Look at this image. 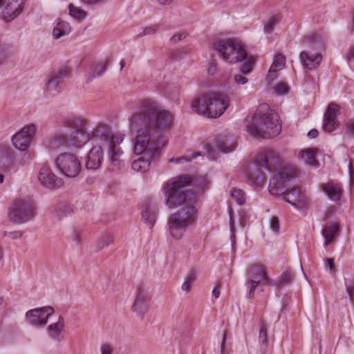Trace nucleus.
Listing matches in <instances>:
<instances>
[{"label":"nucleus","instance_id":"1","mask_svg":"<svg viewBox=\"0 0 354 354\" xmlns=\"http://www.w3.org/2000/svg\"><path fill=\"white\" fill-rule=\"evenodd\" d=\"M173 120L171 113L156 102L151 99L138 101L129 118L130 128L136 129L132 139L133 151L140 156L132 162L133 170L145 173L149 169L152 160L158 157L167 145L165 131L171 127Z\"/></svg>","mask_w":354,"mask_h":354},{"label":"nucleus","instance_id":"2","mask_svg":"<svg viewBox=\"0 0 354 354\" xmlns=\"http://www.w3.org/2000/svg\"><path fill=\"white\" fill-rule=\"evenodd\" d=\"M245 126L246 131L256 138H272L281 130L278 114L267 109V105L261 106L252 117H248Z\"/></svg>","mask_w":354,"mask_h":354},{"label":"nucleus","instance_id":"3","mask_svg":"<svg viewBox=\"0 0 354 354\" xmlns=\"http://www.w3.org/2000/svg\"><path fill=\"white\" fill-rule=\"evenodd\" d=\"M90 135L95 144H100L107 148L113 166L118 169L124 167V162L122 159L123 152L120 147L124 140V134H113L109 125L100 123L90 131Z\"/></svg>","mask_w":354,"mask_h":354},{"label":"nucleus","instance_id":"4","mask_svg":"<svg viewBox=\"0 0 354 354\" xmlns=\"http://www.w3.org/2000/svg\"><path fill=\"white\" fill-rule=\"evenodd\" d=\"M207 183L205 177L198 179H191L185 176H178L171 178L165 183L162 190L165 194V204L169 208L180 207L187 203V196L185 187L189 185H198L201 189H204Z\"/></svg>","mask_w":354,"mask_h":354},{"label":"nucleus","instance_id":"5","mask_svg":"<svg viewBox=\"0 0 354 354\" xmlns=\"http://www.w3.org/2000/svg\"><path fill=\"white\" fill-rule=\"evenodd\" d=\"M229 97L224 93L207 92L194 99L192 110L203 116L211 118L220 117L229 106Z\"/></svg>","mask_w":354,"mask_h":354},{"label":"nucleus","instance_id":"6","mask_svg":"<svg viewBox=\"0 0 354 354\" xmlns=\"http://www.w3.org/2000/svg\"><path fill=\"white\" fill-rule=\"evenodd\" d=\"M197 220V209L192 204H184L171 214L168 218L171 236L176 240L182 239L188 229L195 225Z\"/></svg>","mask_w":354,"mask_h":354},{"label":"nucleus","instance_id":"7","mask_svg":"<svg viewBox=\"0 0 354 354\" xmlns=\"http://www.w3.org/2000/svg\"><path fill=\"white\" fill-rule=\"evenodd\" d=\"M213 48L225 62L234 64L242 62L247 51L241 42L234 38L219 39L213 43Z\"/></svg>","mask_w":354,"mask_h":354},{"label":"nucleus","instance_id":"8","mask_svg":"<svg viewBox=\"0 0 354 354\" xmlns=\"http://www.w3.org/2000/svg\"><path fill=\"white\" fill-rule=\"evenodd\" d=\"M302 45L307 49L300 53L299 59L304 68L308 70H315L319 67L322 60L320 53H313L322 46V41L319 35L310 33L304 37Z\"/></svg>","mask_w":354,"mask_h":354},{"label":"nucleus","instance_id":"9","mask_svg":"<svg viewBox=\"0 0 354 354\" xmlns=\"http://www.w3.org/2000/svg\"><path fill=\"white\" fill-rule=\"evenodd\" d=\"M277 286L275 281L270 279L266 271V268L260 263L252 264L246 272V286L248 289V298H253L257 287L259 284Z\"/></svg>","mask_w":354,"mask_h":354},{"label":"nucleus","instance_id":"10","mask_svg":"<svg viewBox=\"0 0 354 354\" xmlns=\"http://www.w3.org/2000/svg\"><path fill=\"white\" fill-rule=\"evenodd\" d=\"M36 214V207L30 198L16 201L10 209L9 217L16 223H24L32 219Z\"/></svg>","mask_w":354,"mask_h":354},{"label":"nucleus","instance_id":"11","mask_svg":"<svg viewBox=\"0 0 354 354\" xmlns=\"http://www.w3.org/2000/svg\"><path fill=\"white\" fill-rule=\"evenodd\" d=\"M55 165L60 174L68 178H75L81 171L80 160L73 153H60L55 160Z\"/></svg>","mask_w":354,"mask_h":354},{"label":"nucleus","instance_id":"12","mask_svg":"<svg viewBox=\"0 0 354 354\" xmlns=\"http://www.w3.org/2000/svg\"><path fill=\"white\" fill-rule=\"evenodd\" d=\"M296 176L294 168L285 169L275 174L270 179L269 192L272 195L281 196L290 187Z\"/></svg>","mask_w":354,"mask_h":354},{"label":"nucleus","instance_id":"13","mask_svg":"<svg viewBox=\"0 0 354 354\" xmlns=\"http://www.w3.org/2000/svg\"><path fill=\"white\" fill-rule=\"evenodd\" d=\"M152 295L149 288L139 286L137 287L134 300L131 305V310L137 315V317L143 319L149 310L150 302Z\"/></svg>","mask_w":354,"mask_h":354},{"label":"nucleus","instance_id":"14","mask_svg":"<svg viewBox=\"0 0 354 354\" xmlns=\"http://www.w3.org/2000/svg\"><path fill=\"white\" fill-rule=\"evenodd\" d=\"M37 127L33 123L24 126L20 131L12 137V142L15 147L21 151L26 150L36 134Z\"/></svg>","mask_w":354,"mask_h":354},{"label":"nucleus","instance_id":"15","mask_svg":"<svg viewBox=\"0 0 354 354\" xmlns=\"http://www.w3.org/2000/svg\"><path fill=\"white\" fill-rule=\"evenodd\" d=\"M39 183L48 189H57L62 186L64 181L57 177L47 164H43L40 167L38 175Z\"/></svg>","mask_w":354,"mask_h":354},{"label":"nucleus","instance_id":"16","mask_svg":"<svg viewBox=\"0 0 354 354\" xmlns=\"http://www.w3.org/2000/svg\"><path fill=\"white\" fill-rule=\"evenodd\" d=\"M281 196L285 201L298 209L306 207L308 204V198L297 187H289Z\"/></svg>","mask_w":354,"mask_h":354},{"label":"nucleus","instance_id":"17","mask_svg":"<svg viewBox=\"0 0 354 354\" xmlns=\"http://www.w3.org/2000/svg\"><path fill=\"white\" fill-rule=\"evenodd\" d=\"M54 313V309L51 306H45L28 311L26 317L28 322L35 326H44L48 317Z\"/></svg>","mask_w":354,"mask_h":354},{"label":"nucleus","instance_id":"18","mask_svg":"<svg viewBox=\"0 0 354 354\" xmlns=\"http://www.w3.org/2000/svg\"><path fill=\"white\" fill-rule=\"evenodd\" d=\"M255 162L258 165L269 171L274 170L281 164L279 156L272 150H268L259 153L255 159Z\"/></svg>","mask_w":354,"mask_h":354},{"label":"nucleus","instance_id":"19","mask_svg":"<svg viewBox=\"0 0 354 354\" xmlns=\"http://www.w3.org/2000/svg\"><path fill=\"white\" fill-rule=\"evenodd\" d=\"M260 165L255 163H248L244 168V172L249 183L254 187L260 188L263 186L266 176L260 169Z\"/></svg>","mask_w":354,"mask_h":354},{"label":"nucleus","instance_id":"20","mask_svg":"<svg viewBox=\"0 0 354 354\" xmlns=\"http://www.w3.org/2000/svg\"><path fill=\"white\" fill-rule=\"evenodd\" d=\"M105 148L100 144H94L86 157V168L91 170L97 169L103 160Z\"/></svg>","mask_w":354,"mask_h":354},{"label":"nucleus","instance_id":"21","mask_svg":"<svg viewBox=\"0 0 354 354\" xmlns=\"http://www.w3.org/2000/svg\"><path fill=\"white\" fill-rule=\"evenodd\" d=\"M339 113V106L334 103L328 104L324 117L323 129L326 132L333 131L338 126L337 116Z\"/></svg>","mask_w":354,"mask_h":354},{"label":"nucleus","instance_id":"22","mask_svg":"<svg viewBox=\"0 0 354 354\" xmlns=\"http://www.w3.org/2000/svg\"><path fill=\"white\" fill-rule=\"evenodd\" d=\"M88 122L84 124L82 128L72 131L70 133V145L74 147L80 148L89 140H91L90 131L88 129Z\"/></svg>","mask_w":354,"mask_h":354},{"label":"nucleus","instance_id":"23","mask_svg":"<svg viewBox=\"0 0 354 354\" xmlns=\"http://www.w3.org/2000/svg\"><path fill=\"white\" fill-rule=\"evenodd\" d=\"M26 0H12L3 11V19L8 22L17 17L24 10Z\"/></svg>","mask_w":354,"mask_h":354},{"label":"nucleus","instance_id":"24","mask_svg":"<svg viewBox=\"0 0 354 354\" xmlns=\"http://www.w3.org/2000/svg\"><path fill=\"white\" fill-rule=\"evenodd\" d=\"M48 337L55 342H62L65 337V323L64 317L59 316L57 322L50 324L47 328Z\"/></svg>","mask_w":354,"mask_h":354},{"label":"nucleus","instance_id":"25","mask_svg":"<svg viewBox=\"0 0 354 354\" xmlns=\"http://www.w3.org/2000/svg\"><path fill=\"white\" fill-rule=\"evenodd\" d=\"M70 144V135L58 131L46 142V147L50 150H57Z\"/></svg>","mask_w":354,"mask_h":354},{"label":"nucleus","instance_id":"26","mask_svg":"<svg viewBox=\"0 0 354 354\" xmlns=\"http://www.w3.org/2000/svg\"><path fill=\"white\" fill-rule=\"evenodd\" d=\"M88 120L84 118L77 115H68L63 117L60 121L62 127L74 131L77 128H82Z\"/></svg>","mask_w":354,"mask_h":354},{"label":"nucleus","instance_id":"27","mask_svg":"<svg viewBox=\"0 0 354 354\" xmlns=\"http://www.w3.org/2000/svg\"><path fill=\"white\" fill-rule=\"evenodd\" d=\"M142 218L151 228L156 223L157 209L150 201H145L142 205Z\"/></svg>","mask_w":354,"mask_h":354},{"label":"nucleus","instance_id":"28","mask_svg":"<svg viewBox=\"0 0 354 354\" xmlns=\"http://www.w3.org/2000/svg\"><path fill=\"white\" fill-rule=\"evenodd\" d=\"M339 230V225L335 223H328L325 225L322 230V234L325 239V245H328L334 241Z\"/></svg>","mask_w":354,"mask_h":354},{"label":"nucleus","instance_id":"29","mask_svg":"<svg viewBox=\"0 0 354 354\" xmlns=\"http://www.w3.org/2000/svg\"><path fill=\"white\" fill-rule=\"evenodd\" d=\"M321 187L330 200L336 202L340 199L342 189L338 184L331 181L322 184Z\"/></svg>","mask_w":354,"mask_h":354},{"label":"nucleus","instance_id":"30","mask_svg":"<svg viewBox=\"0 0 354 354\" xmlns=\"http://www.w3.org/2000/svg\"><path fill=\"white\" fill-rule=\"evenodd\" d=\"M285 57L281 54L275 55L273 62L269 69L267 80L272 82L277 77V72L281 71L285 66Z\"/></svg>","mask_w":354,"mask_h":354},{"label":"nucleus","instance_id":"31","mask_svg":"<svg viewBox=\"0 0 354 354\" xmlns=\"http://www.w3.org/2000/svg\"><path fill=\"white\" fill-rule=\"evenodd\" d=\"M71 31V27L68 22L62 19L56 21L53 29V37L55 39H59L68 35Z\"/></svg>","mask_w":354,"mask_h":354},{"label":"nucleus","instance_id":"32","mask_svg":"<svg viewBox=\"0 0 354 354\" xmlns=\"http://www.w3.org/2000/svg\"><path fill=\"white\" fill-rule=\"evenodd\" d=\"M109 63L107 61L93 64L91 66L89 71L86 73V79L88 82L92 81L96 77L102 75L106 71Z\"/></svg>","mask_w":354,"mask_h":354},{"label":"nucleus","instance_id":"33","mask_svg":"<svg viewBox=\"0 0 354 354\" xmlns=\"http://www.w3.org/2000/svg\"><path fill=\"white\" fill-rule=\"evenodd\" d=\"M317 149L314 148H308L300 151L299 153V158L306 165L310 166H317L318 162L315 158Z\"/></svg>","mask_w":354,"mask_h":354},{"label":"nucleus","instance_id":"34","mask_svg":"<svg viewBox=\"0 0 354 354\" xmlns=\"http://www.w3.org/2000/svg\"><path fill=\"white\" fill-rule=\"evenodd\" d=\"M215 147L222 153H229L234 150L235 143L231 138L226 137L216 139L215 141Z\"/></svg>","mask_w":354,"mask_h":354},{"label":"nucleus","instance_id":"35","mask_svg":"<svg viewBox=\"0 0 354 354\" xmlns=\"http://www.w3.org/2000/svg\"><path fill=\"white\" fill-rule=\"evenodd\" d=\"M62 85L60 82L48 75L45 82L44 91L55 95L60 92Z\"/></svg>","mask_w":354,"mask_h":354},{"label":"nucleus","instance_id":"36","mask_svg":"<svg viewBox=\"0 0 354 354\" xmlns=\"http://www.w3.org/2000/svg\"><path fill=\"white\" fill-rule=\"evenodd\" d=\"M49 75L63 84L64 80L70 77L71 69L68 66H63L53 71Z\"/></svg>","mask_w":354,"mask_h":354},{"label":"nucleus","instance_id":"37","mask_svg":"<svg viewBox=\"0 0 354 354\" xmlns=\"http://www.w3.org/2000/svg\"><path fill=\"white\" fill-rule=\"evenodd\" d=\"M259 342L261 345V352L265 353L268 345V329L266 324L261 322L259 326Z\"/></svg>","mask_w":354,"mask_h":354},{"label":"nucleus","instance_id":"38","mask_svg":"<svg viewBox=\"0 0 354 354\" xmlns=\"http://www.w3.org/2000/svg\"><path fill=\"white\" fill-rule=\"evenodd\" d=\"M196 279V274L195 271H190L186 276L184 282L182 284V290L186 292H189L192 286L194 284Z\"/></svg>","mask_w":354,"mask_h":354},{"label":"nucleus","instance_id":"39","mask_svg":"<svg viewBox=\"0 0 354 354\" xmlns=\"http://www.w3.org/2000/svg\"><path fill=\"white\" fill-rule=\"evenodd\" d=\"M243 61H244V63L240 66L239 71L243 75H248L252 71L254 62V58L252 57H248L247 55L246 58Z\"/></svg>","mask_w":354,"mask_h":354},{"label":"nucleus","instance_id":"40","mask_svg":"<svg viewBox=\"0 0 354 354\" xmlns=\"http://www.w3.org/2000/svg\"><path fill=\"white\" fill-rule=\"evenodd\" d=\"M114 239L113 236L109 233H106L102 235L98 241L97 248V250H101L105 247L109 246L113 243Z\"/></svg>","mask_w":354,"mask_h":354},{"label":"nucleus","instance_id":"41","mask_svg":"<svg viewBox=\"0 0 354 354\" xmlns=\"http://www.w3.org/2000/svg\"><path fill=\"white\" fill-rule=\"evenodd\" d=\"M69 8V15L75 18V19L82 20L86 16V13L83 10H81L77 7H75L73 4H70L68 6Z\"/></svg>","mask_w":354,"mask_h":354},{"label":"nucleus","instance_id":"42","mask_svg":"<svg viewBox=\"0 0 354 354\" xmlns=\"http://www.w3.org/2000/svg\"><path fill=\"white\" fill-rule=\"evenodd\" d=\"M200 152H194L188 156H183L179 158H172L169 160V162H174L176 164H180L183 162H190L192 160L196 158L198 156H201Z\"/></svg>","mask_w":354,"mask_h":354},{"label":"nucleus","instance_id":"43","mask_svg":"<svg viewBox=\"0 0 354 354\" xmlns=\"http://www.w3.org/2000/svg\"><path fill=\"white\" fill-rule=\"evenodd\" d=\"M280 17L279 16H272L269 18L264 26V32L266 34H270L274 30L275 26L279 22Z\"/></svg>","mask_w":354,"mask_h":354},{"label":"nucleus","instance_id":"44","mask_svg":"<svg viewBox=\"0 0 354 354\" xmlns=\"http://www.w3.org/2000/svg\"><path fill=\"white\" fill-rule=\"evenodd\" d=\"M231 196L236 201L237 204L241 205L245 203V196L243 190L239 189H234L231 192Z\"/></svg>","mask_w":354,"mask_h":354},{"label":"nucleus","instance_id":"45","mask_svg":"<svg viewBox=\"0 0 354 354\" xmlns=\"http://www.w3.org/2000/svg\"><path fill=\"white\" fill-rule=\"evenodd\" d=\"M344 136V138L350 136L354 137V118L346 122Z\"/></svg>","mask_w":354,"mask_h":354},{"label":"nucleus","instance_id":"46","mask_svg":"<svg viewBox=\"0 0 354 354\" xmlns=\"http://www.w3.org/2000/svg\"><path fill=\"white\" fill-rule=\"evenodd\" d=\"M345 286L346 292L348 295L349 299L351 301H353V294H354V279H345Z\"/></svg>","mask_w":354,"mask_h":354},{"label":"nucleus","instance_id":"47","mask_svg":"<svg viewBox=\"0 0 354 354\" xmlns=\"http://www.w3.org/2000/svg\"><path fill=\"white\" fill-rule=\"evenodd\" d=\"M274 92L277 95H286L288 93V86L284 83H279L274 88Z\"/></svg>","mask_w":354,"mask_h":354},{"label":"nucleus","instance_id":"48","mask_svg":"<svg viewBox=\"0 0 354 354\" xmlns=\"http://www.w3.org/2000/svg\"><path fill=\"white\" fill-rule=\"evenodd\" d=\"M270 228L274 233H278L280 229L279 218L273 216L270 219Z\"/></svg>","mask_w":354,"mask_h":354},{"label":"nucleus","instance_id":"49","mask_svg":"<svg viewBox=\"0 0 354 354\" xmlns=\"http://www.w3.org/2000/svg\"><path fill=\"white\" fill-rule=\"evenodd\" d=\"M292 278H293V275H292V272H290L289 271L284 272L281 274V276L279 279V283L280 284L288 283L292 281Z\"/></svg>","mask_w":354,"mask_h":354},{"label":"nucleus","instance_id":"50","mask_svg":"<svg viewBox=\"0 0 354 354\" xmlns=\"http://www.w3.org/2000/svg\"><path fill=\"white\" fill-rule=\"evenodd\" d=\"M71 239L76 245L80 246L82 243V234L78 230H74L71 234Z\"/></svg>","mask_w":354,"mask_h":354},{"label":"nucleus","instance_id":"51","mask_svg":"<svg viewBox=\"0 0 354 354\" xmlns=\"http://www.w3.org/2000/svg\"><path fill=\"white\" fill-rule=\"evenodd\" d=\"M4 236H8L10 239L15 240L17 239H20L23 236L22 231H13V232H4Z\"/></svg>","mask_w":354,"mask_h":354},{"label":"nucleus","instance_id":"52","mask_svg":"<svg viewBox=\"0 0 354 354\" xmlns=\"http://www.w3.org/2000/svg\"><path fill=\"white\" fill-rule=\"evenodd\" d=\"M157 31V28L154 26L145 27L143 28L142 32H140L138 36L142 37L147 35H153Z\"/></svg>","mask_w":354,"mask_h":354},{"label":"nucleus","instance_id":"53","mask_svg":"<svg viewBox=\"0 0 354 354\" xmlns=\"http://www.w3.org/2000/svg\"><path fill=\"white\" fill-rule=\"evenodd\" d=\"M234 82L237 84H245L248 82V78L241 74H235L233 77Z\"/></svg>","mask_w":354,"mask_h":354},{"label":"nucleus","instance_id":"54","mask_svg":"<svg viewBox=\"0 0 354 354\" xmlns=\"http://www.w3.org/2000/svg\"><path fill=\"white\" fill-rule=\"evenodd\" d=\"M113 348L111 345L104 343L100 346L101 354H113Z\"/></svg>","mask_w":354,"mask_h":354},{"label":"nucleus","instance_id":"55","mask_svg":"<svg viewBox=\"0 0 354 354\" xmlns=\"http://www.w3.org/2000/svg\"><path fill=\"white\" fill-rule=\"evenodd\" d=\"M230 232H231L230 239H231L232 244L233 246L235 243V234H234L235 227H234V221L231 216L230 218Z\"/></svg>","mask_w":354,"mask_h":354},{"label":"nucleus","instance_id":"56","mask_svg":"<svg viewBox=\"0 0 354 354\" xmlns=\"http://www.w3.org/2000/svg\"><path fill=\"white\" fill-rule=\"evenodd\" d=\"M187 37V35L185 33H178L174 35L171 38V41L174 44L177 43L178 41L182 40L183 39H185Z\"/></svg>","mask_w":354,"mask_h":354},{"label":"nucleus","instance_id":"57","mask_svg":"<svg viewBox=\"0 0 354 354\" xmlns=\"http://www.w3.org/2000/svg\"><path fill=\"white\" fill-rule=\"evenodd\" d=\"M217 71L216 64L214 62H212L209 64L207 68V73L209 75H214Z\"/></svg>","mask_w":354,"mask_h":354},{"label":"nucleus","instance_id":"58","mask_svg":"<svg viewBox=\"0 0 354 354\" xmlns=\"http://www.w3.org/2000/svg\"><path fill=\"white\" fill-rule=\"evenodd\" d=\"M207 150L208 153V157L211 160L216 159V151L212 148L210 145H207Z\"/></svg>","mask_w":354,"mask_h":354},{"label":"nucleus","instance_id":"59","mask_svg":"<svg viewBox=\"0 0 354 354\" xmlns=\"http://www.w3.org/2000/svg\"><path fill=\"white\" fill-rule=\"evenodd\" d=\"M318 136V131L315 129H311L308 133V136L310 138H316L317 136Z\"/></svg>","mask_w":354,"mask_h":354},{"label":"nucleus","instance_id":"60","mask_svg":"<svg viewBox=\"0 0 354 354\" xmlns=\"http://www.w3.org/2000/svg\"><path fill=\"white\" fill-rule=\"evenodd\" d=\"M225 340H226V334H225V333H224L223 335L221 345V354H224Z\"/></svg>","mask_w":354,"mask_h":354},{"label":"nucleus","instance_id":"61","mask_svg":"<svg viewBox=\"0 0 354 354\" xmlns=\"http://www.w3.org/2000/svg\"><path fill=\"white\" fill-rule=\"evenodd\" d=\"M348 62L351 63L352 62H354V48L351 49L348 57H347Z\"/></svg>","mask_w":354,"mask_h":354},{"label":"nucleus","instance_id":"62","mask_svg":"<svg viewBox=\"0 0 354 354\" xmlns=\"http://www.w3.org/2000/svg\"><path fill=\"white\" fill-rule=\"evenodd\" d=\"M326 261H327V263L328 264L330 270L333 271V267H334V261H333V259L332 258H328L326 259Z\"/></svg>","mask_w":354,"mask_h":354},{"label":"nucleus","instance_id":"63","mask_svg":"<svg viewBox=\"0 0 354 354\" xmlns=\"http://www.w3.org/2000/svg\"><path fill=\"white\" fill-rule=\"evenodd\" d=\"M212 295L215 297V298H218L219 296H220V290L217 287H215L213 290H212Z\"/></svg>","mask_w":354,"mask_h":354},{"label":"nucleus","instance_id":"64","mask_svg":"<svg viewBox=\"0 0 354 354\" xmlns=\"http://www.w3.org/2000/svg\"><path fill=\"white\" fill-rule=\"evenodd\" d=\"M102 0H82V1L85 3H87V4H94V3H97L100 1H101Z\"/></svg>","mask_w":354,"mask_h":354}]
</instances>
